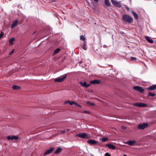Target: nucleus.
<instances>
[{"mask_svg": "<svg viewBox=\"0 0 156 156\" xmlns=\"http://www.w3.org/2000/svg\"><path fill=\"white\" fill-rule=\"evenodd\" d=\"M122 18L124 21L128 23H131L133 21V18L129 16L124 14L122 16Z\"/></svg>", "mask_w": 156, "mask_h": 156, "instance_id": "1", "label": "nucleus"}, {"mask_svg": "<svg viewBox=\"0 0 156 156\" xmlns=\"http://www.w3.org/2000/svg\"><path fill=\"white\" fill-rule=\"evenodd\" d=\"M76 136L83 139H88L90 138V134L84 133L76 134Z\"/></svg>", "mask_w": 156, "mask_h": 156, "instance_id": "2", "label": "nucleus"}, {"mask_svg": "<svg viewBox=\"0 0 156 156\" xmlns=\"http://www.w3.org/2000/svg\"><path fill=\"white\" fill-rule=\"evenodd\" d=\"M67 75L64 74L63 76L61 77H58L55 79L54 81L55 82H61L63 81L67 77Z\"/></svg>", "mask_w": 156, "mask_h": 156, "instance_id": "3", "label": "nucleus"}, {"mask_svg": "<svg viewBox=\"0 0 156 156\" xmlns=\"http://www.w3.org/2000/svg\"><path fill=\"white\" fill-rule=\"evenodd\" d=\"M111 1L114 6L119 8L121 7L122 3L120 2H118L115 0H111Z\"/></svg>", "mask_w": 156, "mask_h": 156, "instance_id": "4", "label": "nucleus"}, {"mask_svg": "<svg viewBox=\"0 0 156 156\" xmlns=\"http://www.w3.org/2000/svg\"><path fill=\"white\" fill-rule=\"evenodd\" d=\"M148 126V124L147 123H143L139 124L137 127V129H144L147 128Z\"/></svg>", "mask_w": 156, "mask_h": 156, "instance_id": "5", "label": "nucleus"}, {"mask_svg": "<svg viewBox=\"0 0 156 156\" xmlns=\"http://www.w3.org/2000/svg\"><path fill=\"white\" fill-rule=\"evenodd\" d=\"M133 105L139 107H145L147 106V104L142 103H135L133 104Z\"/></svg>", "mask_w": 156, "mask_h": 156, "instance_id": "6", "label": "nucleus"}, {"mask_svg": "<svg viewBox=\"0 0 156 156\" xmlns=\"http://www.w3.org/2000/svg\"><path fill=\"white\" fill-rule=\"evenodd\" d=\"M133 89L139 91L140 93H142L144 91V90L142 88L138 86L133 87Z\"/></svg>", "mask_w": 156, "mask_h": 156, "instance_id": "7", "label": "nucleus"}, {"mask_svg": "<svg viewBox=\"0 0 156 156\" xmlns=\"http://www.w3.org/2000/svg\"><path fill=\"white\" fill-rule=\"evenodd\" d=\"M79 83L82 87H88L90 85V84H87L86 82H82L81 81Z\"/></svg>", "mask_w": 156, "mask_h": 156, "instance_id": "8", "label": "nucleus"}, {"mask_svg": "<svg viewBox=\"0 0 156 156\" xmlns=\"http://www.w3.org/2000/svg\"><path fill=\"white\" fill-rule=\"evenodd\" d=\"M19 137L17 136H8L7 137V139L8 140H17L18 139Z\"/></svg>", "mask_w": 156, "mask_h": 156, "instance_id": "9", "label": "nucleus"}, {"mask_svg": "<svg viewBox=\"0 0 156 156\" xmlns=\"http://www.w3.org/2000/svg\"><path fill=\"white\" fill-rule=\"evenodd\" d=\"M87 142L90 145H95L97 144L98 142L94 140H89L87 141Z\"/></svg>", "mask_w": 156, "mask_h": 156, "instance_id": "10", "label": "nucleus"}, {"mask_svg": "<svg viewBox=\"0 0 156 156\" xmlns=\"http://www.w3.org/2000/svg\"><path fill=\"white\" fill-rule=\"evenodd\" d=\"M106 146L108 147L109 149H112V150H114L116 149V146H114L112 144H107L106 145Z\"/></svg>", "mask_w": 156, "mask_h": 156, "instance_id": "11", "label": "nucleus"}, {"mask_svg": "<svg viewBox=\"0 0 156 156\" xmlns=\"http://www.w3.org/2000/svg\"><path fill=\"white\" fill-rule=\"evenodd\" d=\"M54 148L53 147H51L49 150H47L44 154V156L46 155L51 153L53 151Z\"/></svg>", "mask_w": 156, "mask_h": 156, "instance_id": "12", "label": "nucleus"}, {"mask_svg": "<svg viewBox=\"0 0 156 156\" xmlns=\"http://www.w3.org/2000/svg\"><path fill=\"white\" fill-rule=\"evenodd\" d=\"M135 143V141L134 140L131 141V140H129L126 142V144L129 145L130 146H133L134 144Z\"/></svg>", "mask_w": 156, "mask_h": 156, "instance_id": "13", "label": "nucleus"}, {"mask_svg": "<svg viewBox=\"0 0 156 156\" xmlns=\"http://www.w3.org/2000/svg\"><path fill=\"white\" fill-rule=\"evenodd\" d=\"M18 23V21L17 20H16L15 21H14L11 25V28L13 29L15 27H16Z\"/></svg>", "mask_w": 156, "mask_h": 156, "instance_id": "14", "label": "nucleus"}, {"mask_svg": "<svg viewBox=\"0 0 156 156\" xmlns=\"http://www.w3.org/2000/svg\"><path fill=\"white\" fill-rule=\"evenodd\" d=\"M90 83L93 84H99L100 83V81L97 80H94L91 81Z\"/></svg>", "mask_w": 156, "mask_h": 156, "instance_id": "15", "label": "nucleus"}, {"mask_svg": "<svg viewBox=\"0 0 156 156\" xmlns=\"http://www.w3.org/2000/svg\"><path fill=\"white\" fill-rule=\"evenodd\" d=\"M145 38L148 42L150 43H153V40L151 39L149 37L146 36Z\"/></svg>", "mask_w": 156, "mask_h": 156, "instance_id": "16", "label": "nucleus"}, {"mask_svg": "<svg viewBox=\"0 0 156 156\" xmlns=\"http://www.w3.org/2000/svg\"><path fill=\"white\" fill-rule=\"evenodd\" d=\"M147 89L149 90H153L156 89V84L153 85L152 86L147 87Z\"/></svg>", "mask_w": 156, "mask_h": 156, "instance_id": "17", "label": "nucleus"}, {"mask_svg": "<svg viewBox=\"0 0 156 156\" xmlns=\"http://www.w3.org/2000/svg\"><path fill=\"white\" fill-rule=\"evenodd\" d=\"M105 3L108 7L110 6L111 5L109 0H105Z\"/></svg>", "mask_w": 156, "mask_h": 156, "instance_id": "18", "label": "nucleus"}, {"mask_svg": "<svg viewBox=\"0 0 156 156\" xmlns=\"http://www.w3.org/2000/svg\"><path fill=\"white\" fill-rule=\"evenodd\" d=\"M12 89L14 90H19L21 89L20 86H17L16 85H14L12 86Z\"/></svg>", "mask_w": 156, "mask_h": 156, "instance_id": "19", "label": "nucleus"}, {"mask_svg": "<svg viewBox=\"0 0 156 156\" xmlns=\"http://www.w3.org/2000/svg\"><path fill=\"white\" fill-rule=\"evenodd\" d=\"M75 102L73 101H67L64 102V104L66 103H69L70 105H75Z\"/></svg>", "mask_w": 156, "mask_h": 156, "instance_id": "20", "label": "nucleus"}, {"mask_svg": "<svg viewBox=\"0 0 156 156\" xmlns=\"http://www.w3.org/2000/svg\"><path fill=\"white\" fill-rule=\"evenodd\" d=\"M62 150V149L60 147H58L57 148L56 150L55 151V154H58Z\"/></svg>", "mask_w": 156, "mask_h": 156, "instance_id": "21", "label": "nucleus"}, {"mask_svg": "<svg viewBox=\"0 0 156 156\" xmlns=\"http://www.w3.org/2000/svg\"><path fill=\"white\" fill-rule=\"evenodd\" d=\"M131 12H132V14H133L136 20L138 19V17L137 14L135 12L133 11H132Z\"/></svg>", "mask_w": 156, "mask_h": 156, "instance_id": "22", "label": "nucleus"}, {"mask_svg": "<svg viewBox=\"0 0 156 156\" xmlns=\"http://www.w3.org/2000/svg\"><path fill=\"white\" fill-rule=\"evenodd\" d=\"M15 41V38L12 37L9 40V43L10 45H12L13 42Z\"/></svg>", "mask_w": 156, "mask_h": 156, "instance_id": "23", "label": "nucleus"}, {"mask_svg": "<svg viewBox=\"0 0 156 156\" xmlns=\"http://www.w3.org/2000/svg\"><path fill=\"white\" fill-rule=\"evenodd\" d=\"M108 139L107 137H103L102 139H100V140L102 142H106L108 140Z\"/></svg>", "mask_w": 156, "mask_h": 156, "instance_id": "24", "label": "nucleus"}, {"mask_svg": "<svg viewBox=\"0 0 156 156\" xmlns=\"http://www.w3.org/2000/svg\"><path fill=\"white\" fill-rule=\"evenodd\" d=\"M60 51V49L59 48H57L55 49L53 52V54L55 55L58 53Z\"/></svg>", "mask_w": 156, "mask_h": 156, "instance_id": "25", "label": "nucleus"}, {"mask_svg": "<svg viewBox=\"0 0 156 156\" xmlns=\"http://www.w3.org/2000/svg\"><path fill=\"white\" fill-rule=\"evenodd\" d=\"M87 104H89L90 106H93L94 105V104L93 103L91 102L90 101H88L87 102Z\"/></svg>", "mask_w": 156, "mask_h": 156, "instance_id": "26", "label": "nucleus"}, {"mask_svg": "<svg viewBox=\"0 0 156 156\" xmlns=\"http://www.w3.org/2000/svg\"><path fill=\"white\" fill-rule=\"evenodd\" d=\"M85 39V37L83 35H81L80 36V40L84 41Z\"/></svg>", "mask_w": 156, "mask_h": 156, "instance_id": "27", "label": "nucleus"}, {"mask_svg": "<svg viewBox=\"0 0 156 156\" xmlns=\"http://www.w3.org/2000/svg\"><path fill=\"white\" fill-rule=\"evenodd\" d=\"M82 48L83 49L85 50H87V48L85 43H84L83 46L82 47Z\"/></svg>", "mask_w": 156, "mask_h": 156, "instance_id": "28", "label": "nucleus"}, {"mask_svg": "<svg viewBox=\"0 0 156 156\" xmlns=\"http://www.w3.org/2000/svg\"><path fill=\"white\" fill-rule=\"evenodd\" d=\"M155 94L154 93H152L151 92H150L148 93V95L149 96H150L151 97H154L155 95Z\"/></svg>", "mask_w": 156, "mask_h": 156, "instance_id": "29", "label": "nucleus"}, {"mask_svg": "<svg viewBox=\"0 0 156 156\" xmlns=\"http://www.w3.org/2000/svg\"><path fill=\"white\" fill-rule=\"evenodd\" d=\"M4 34V33L3 32H1V34H0V39L3 36Z\"/></svg>", "mask_w": 156, "mask_h": 156, "instance_id": "30", "label": "nucleus"}, {"mask_svg": "<svg viewBox=\"0 0 156 156\" xmlns=\"http://www.w3.org/2000/svg\"><path fill=\"white\" fill-rule=\"evenodd\" d=\"M74 105H76V106L77 107H80V108H81V107H82L80 105L77 103H76V102H75V104Z\"/></svg>", "mask_w": 156, "mask_h": 156, "instance_id": "31", "label": "nucleus"}, {"mask_svg": "<svg viewBox=\"0 0 156 156\" xmlns=\"http://www.w3.org/2000/svg\"><path fill=\"white\" fill-rule=\"evenodd\" d=\"M105 156H111L109 153H107L105 154Z\"/></svg>", "mask_w": 156, "mask_h": 156, "instance_id": "32", "label": "nucleus"}, {"mask_svg": "<svg viewBox=\"0 0 156 156\" xmlns=\"http://www.w3.org/2000/svg\"><path fill=\"white\" fill-rule=\"evenodd\" d=\"M131 58L132 60H135L136 59V58L133 57H131Z\"/></svg>", "mask_w": 156, "mask_h": 156, "instance_id": "33", "label": "nucleus"}, {"mask_svg": "<svg viewBox=\"0 0 156 156\" xmlns=\"http://www.w3.org/2000/svg\"><path fill=\"white\" fill-rule=\"evenodd\" d=\"M66 132V130H64L63 131H61V133L63 134L65 133Z\"/></svg>", "mask_w": 156, "mask_h": 156, "instance_id": "34", "label": "nucleus"}, {"mask_svg": "<svg viewBox=\"0 0 156 156\" xmlns=\"http://www.w3.org/2000/svg\"><path fill=\"white\" fill-rule=\"evenodd\" d=\"M14 52V50H12L11 52H10L9 53V55H10L12 54V53H13Z\"/></svg>", "mask_w": 156, "mask_h": 156, "instance_id": "35", "label": "nucleus"}, {"mask_svg": "<svg viewBox=\"0 0 156 156\" xmlns=\"http://www.w3.org/2000/svg\"><path fill=\"white\" fill-rule=\"evenodd\" d=\"M84 113H85L88 114V113H89L90 112L88 111H84Z\"/></svg>", "mask_w": 156, "mask_h": 156, "instance_id": "36", "label": "nucleus"}, {"mask_svg": "<svg viewBox=\"0 0 156 156\" xmlns=\"http://www.w3.org/2000/svg\"><path fill=\"white\" fill-rule=\"evenodd\" d=\"M126 8L127 11H129V8L128 7L126 6Z\"/></svg>", "mask_w": 156, "mask_h": 156, "instance_id": "37", "label": "nucleus"}, {"mask_svg": "<svg viewBox=\"0 0 156 156\" xmlns=\"http://www.w3.org/2000/svg\"><path fill=\"white\" fill-rule=\"evenodd\" d=\"M66 130V132H68L69 131V129H67Z\"/></svg>", "mask_w": 156, "mask_h": 156, "instance_id": "38", "label": "nucleus"}, {"mask_svg": "<svg viewBox=\"0 0 156 156\" xmlns=\"http://www.w3.org/2000/svg\"><path fill=\"white\" fill-rule=\"evenodd\" d=\"M95 2H98V0H94Z\"/></svg>", "mask_w": 156, "mask_h": 156, "instance_id": "39", "label": "nucleus"}, {"mask_svg": "<svg viewBox=\"0 0 156 156\" xmlns=\"http://www.w3.org/2000/svg\"><path fill=\"white\" fill-rule=\"evenodd\" d=\"M123 156H127L125 154L123 155Z\"/></svg>", "mask_w": 156, "mask_h": 156, "instance_id": "40", "label": "nucleus"}, {"mask_svg": "<svg viewBox=\"0 0 156 156\" xmlns=\"http://www.w3.org/2000/svg\"><path fill=\"white\" fill-rule=\"evenodd\" d=\"M126 127H125L123 129H126Z\"/></svg>", "mask_w": 156, "mask_h": 156, "instance_id": "41", "label": "nucleus"}]
</instances>
